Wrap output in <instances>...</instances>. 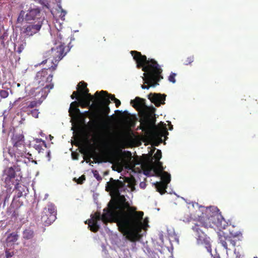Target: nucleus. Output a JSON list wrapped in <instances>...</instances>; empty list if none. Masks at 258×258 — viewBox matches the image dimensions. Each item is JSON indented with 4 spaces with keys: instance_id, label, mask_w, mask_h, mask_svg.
I'll return each mask as SVG.
<instances>
[{
    "instance_id": "obj_50",
    "label": "nucleus",
    "mask_w": 258,
    "mask_h": 258,
    "mask_svg": "<svg viewBox=\"0 0 258 258\" xmlns=\"http://www.w3.org/2000/svg\"><path fill=\"white\" fill-rule=\"evenodd\" d=\"M127 154L130 156V160L132 159V154L130 152H127Z\"/></svg>"
},
{
    "instance_id": "obj_33",
    "label": "nucleus",
    "mask_w": 258,
    "mask_h": 258,
    "mask_svg": "<svg viewBox=\"0 0 258 258\" xmlns=\"http://www.w3.org/2000/svg\"><path fill=\"white\" fill-rule=\"evenodd\" d=\"M194 60V57L193 55L187 57L184 61L185 65L190 64Z\"/></svg>"
},
{
    "instance_id": "obj_43",
    "label": "nucleus",
    "mask_w": 258,
    "mask_h": 258,
    "mask_svg": "<svg viewBox=\"0 0 258 258\" xmlns=\"http://www.w3.org/2000/svg\"><path fill=\"white\" fill-rule=\"evenodd\" d=\"M87 98H89V99H90L91 101H93V100L94 99V96L92 95L90 93H88L84 96Z\"/></svg>"
},
{
    "instance_id": "obj_61",
    "label": "nucleus",
    "mask_w": 258,
    "mask_h": 258,
    "mask_svg": "<svg viewBox=\"0 0 258 258\" xmlns=\"http://www.w3.org/2000/svg\"><path fill=\"white\" fill-rule=\"evenodd\" d=\"M2 0H0V1H1Z\"/></svg>"
},
{
    "instance_id": "obj_41",
    "label": "nucleus",
    "mask_w": 258,
    "mask_h": 258,
    "mask_svg": "<svg viewBox=\"0 0 258 258\" xmlns=\"http://www.w3.org/2000/svg\"><path fill=\"white\" fill-rule=\"evenodd\" d=\"M79 95V90H77V91L73 92L72 95L71 96V97L72 99H74L76 98L77 99V97Z\"/></svg>"
},
{
    "instance_id": "obj_35",
    "label": "nucleus",
    "mask_w": 258,
    "mask_h": 258,
    "mask_svg": "<svg viewBox=\"0 0 258 258\" xmlns=\"http://www.w3.org/2000/svg\"><path fill=\"white\" fill-rule=\"evenodd\" d=\"M9 95V92L5 90H0V96L3 98H7Z\"/></svg>"
},
{
    "instance_id": "obj_17",
    "label": "nucleus",
    "mask_w": 258,
    "mask_h": 258,
    "mask_svg": "<svg viewBox=\"0 0 258 258\" xmlns=\"http://www.w3.org/2000/svg\"><path fill=\"white\" fill-rule=\"evenodd\" d=\"M45 213L49 214L50 215V221H55L56 218V207L52 203H49L47 205V207L43 209Z\"/></svg>"
},
{
    "instance_id": "obj_19",
    "label": "nucleus",
    "mask_w": 258,
    "mask_h": 258,
    "mask_svg": "<svg viewBox=\"0 0 258 258\" xmlns=\"http://www.w3.org/2000/svg\"><path fill=\"white\" fill-rule=\"evenodd\" d=\"M25 39V38L24 39L20 38L15 43L14 49L19 54L23 51L26 45Z\"/></svg>"
},
{
    "instance_id": "obj_28",
    "label": "nucleus",
    "mask_w": 258,
    "mask_h": 258,
    "mask_svg": "<svg viewBox=\"0 0 258 258\" xmlns=\"http://www.w3.org/2000/svg\"><path fill=\"white\" fill-rule=\"evenodd\" d=\"M25 12L24 11H21L19 14V15L17 19V22L18 23H22L25 18Z\"/></svg>"
},
{
    "instance_id": "obj_48",
    "label": "nucleus",
    "mask_w": 258,
    "mask_h": 258,
    "mask_svg": "<svg viewBox=\"0 0 258 258\" xmlns=\"http://www.w3.org/2000/svg\"><path fill=\"white\" fill-rule=\"evenodd\" d=\"M103 146H104L105 148H108L109 146L108 143L107 142H105L103 143Z\"/></svg>"
},
{
    "instance_id": "obj_30",
    "label": "nucleus",
    "mask_w": 258,
    "mask_h": 258,
    "mask_svg": "<svg viewBox=\"0 0 258 258\" xmlns=\"http://www.w3.org/2000/svg\"><path fill=\"white\" fill-rule=\"evenodd\" d=\"M38 104H40V103H38L37 101H32L30 102L27 106L26 109L28 108H33L36 107Z\"/></svg>"
},
{
    "instance_id": "obj_4",
    "label": "nucleus",
    "mask_w": 258,
    "mask_h": 258,
    "mask_svg": "<svg viewBox=\"0 0 258 258\" xmlns=\"http://www.w3.org/2000/svg\"><path fill=\"white\" fill-rule=\"evenodd\" d=\"M218 217V215L216 213L208 218V222L205 221L203 218H200L197 220H194L192 222L191 229L194 232L197 244L204 245L207 251L210 253L212 252V248L210 238L205 234V230L212 226L211 222L215 224L216 219Z\"/></svg>"
},
{
    "instance_id": "obj_6",
    "label": "nucleus",
    "mask_w": 258,
    "mask_h": 258,
    "mask_svg": "<svg viewBox=\"0 0 258 258\" xmlns=\"http://www.w3.org/2000/svg\"><path fill=\"white\" fill-rule=\"evenodd\" d=\"M57 65L52 66L48 69H42L38 72L35 77V82L39 87H43L39 93H41V97L43 99L45 98L50 90L53 88V84L52 83L53 74H48V70L54 71L56 68Z\"/></svg>"
},
{
    "instance_id": "obj_58",
    "label": "nucleus",
    "mask_w": 258,
    "mask_h": 258,
    "mask_svg": "<svg viewBox=\"0 0 258 258\" xmlns=\"http://www.w3.org/2000/svg\"><path fill=\"white\" fill-rule=\"evenodd\" d=\"M21 177H20V179H19V181L21 180Z\"/></svg>"
},
{
    "instance_id": "obj_38",
    "label": "nucleus",
    "mask_w": 258,
    "mask_h": 258,
    "mask_svg": "<svg viewBox=\"0 0 258 258\" xmlns=\"http://www.w3.org/2000/svg\"><path fill=\"white\" fill-rule=\"evenodd\" d=\"M89 90L87 88L84 90H79V96H85V95L89 93Z\"/></svg>"
},
{
    "instance_id": "obj_37",
    "label": "nucleus",
    "mask_w": 258,
    "mask_h": 258,
    "mask_svg": "<svg viewBox=\"0 0 258 258\" xmlns=\"http://www.w3.org/2000/svg\"><path fill=\"white\" fill-rule=\"evenodd\" d=\"M93 175H94V176L96 178V179L100 181L102 180V177L101 176L99 175V172H98V171L97 170H93Z\"/></svg>"
},
{
    "instance_id": "obj_42",
    "label": "nucleus",
    "mask_w": 258,
    "mask_h": 258,
    "mask_svg": "<svg viewBox=\"0 0 258 258\" xmlns=\"http://www.w3.org/2000/svg\"><path fill=\"white\" fill-rule=\"evenodd\" d=\"M79 95V90H77V91L73 92L72 95L71 96V97L72 99H74L76 98L77 99V97Z\"/></svg>"
},
{
    "instance_id": "obj_32",
    "label": "nucleus",
    "mask_w": 258,
    "mask_h": 258,
    "mask_svg": "<svg viewBox=\"0 0 258 258\" xmlns=\"http://www.w3.org/2000/svg\"><path fill=\"white\" fill-rule=\"evenodd\" d=\"M154 158L156 161H158L162 157V152L160 150H157L156 153L154 155Z\"/></svg>"
},
{
    "instance_id": "obj_22",
    "label": "nucleus",
    "mask_w": 258,
    "mask_h": 258,
    "mask_svg": "<svg viewBox=\"0 0 258 258\" xmlns=\"http://www.w3.org/2000/svg\"><path fill=\"white\" fill-rule=\"evenodd\" d=\"M35 141L36 144L34 145V148L37 150L39 153L44 150L43 147L45 148L47 147L45 142L42 139H37Z\"/></svg>"
},
{
    "instance_id": "obj_52",
    "label": "nucleus",
    "mask_w": 258,
    "mask_h": 258,
    "mask_svg": "<svg viewBox=\"0 0 258 258\" xmlns=\"http://www.w3.org/2000/svg\"><path fill=\"white\" fill-rule=\"evenodd\" d=\"M172 129H173V126H172V125H170V127H169V130H172Z\"/></svg>"
},
{
    "instance_id": "obj_13",
    "label": "nucleus",
    "mask_w": 258,
    "mask_h": 258,
    "mask_svg": "<svg viewBox=\"0 0 258 258\" xmlns=\"http://www.w3.org/2000/svg\"><path fill=\"white\" fill-rule=\"evenodd\" d=\"M25 20L28 22H33V23H42L44 21V18L42 17L40 10L38 8H31L27 11L25 15Z\"/></svg>"
},
{
    "instance_id": "obj_18",
    "label": "nucleus",
    "mask_w": 258,
    "mask_h": 258,
    "mask_svg": "<svg viewBox=\"0 0 258 258\" xmlns=\"http://www.w3.org/2000/svg\"><path fill=\"white\" fill-rule=\"evenodd\" d=\"M18 189L19 188L17 189L18 190V193L13 198V201L10 206V209H12V208H16L17 209L22 205V202L20 203L18 199L22 196L23 192Z\"/></svg>"
},
{
    "instance_id": "obj_54",
    "label": "nucleus",
    "mask_w": 258,
    "mask_h": 258,
    "mask_svg": "<svg viewBox=\"0 0 258 258\" xmlns=\"http://www.w3.org/2000/svg\"><path fill=\"white\" fill-rule=\"evenodd\" d=\"M20 153V155L21 156H23V155H22V153ZM19 154L17 155V156H19Z\"/></svg>"
},
{
    "instance_id": "obj_16",
    "label": "nucleus",
    "mask_w": 258,
    "mask_h": 258,
    "mask_svg": "<svg viewBox=\"0 0 258 258\" xmlns=\"http://www.w3.org/2000/svg\"><path fill=\"white\" fill-rule=\"evenodd\" d=\"M131 104L137 110H141L147 108L145 104V99L136 97L135 99L131 100Z\"/></svg>"
},
{
    "instance_id": "obj_15",
    "label": "nucleus",
    "mask_w": 258,
    "mask_h": 258,
    "mask_svg": "<svg viewBox=\"0 0 258 258\" xmlns=\"http://www.w3.org/2000/svg\"><path fill=\"white\" fill-rule=\"evenodd\" d=\"M166 96L165 94L150 93L148 95V98L156 106H159L161 104H165Z\"/></svg>"
},
{
    "instance_id": "obj_29",
    "label": "nucleus",
    "mask_w": 258,
    "mask_h": 258,
    "mask_svg": "<svg viewBox=\"0 0 258 258\" xmlns=\"http://www.w3.org/2000/svg\"><path fill=\"white\" fill-rule=\"evenodd\" d=\"M164 168H154V172L156 175L158 177H160L162 176V173L164 172Z\"/></svg>"
},
{
    "instance_id": "obj_36",
    "label": "nucleus",
    "mask_w": 258,
    "mask_h": 258,
    "mask_svg": "<svg viewBox=\"0 0 258 258\" xmlns=\"http://www.w3.org/2000/svg\"><path fill=\"white\" fill-rule=\"evenodd\" d=\"M39 113V112L38 111V110L36 109H34L31 111L29 114L32 115V116H33V117H34L35 118H37L38 117Z\"/></svg>"
},
{
    "instance_id": "obj_2",
    "label": "nucleus",
    "mask_w": 258,
    "mask_h": 258,
    "mask_svg": "<svg viewBox=\"0 0 258 258\" xmlns=\"http://www.w3.org/2000/svg\"><path fill=\"white\" fill-rule=\"evenodd\" d=\"M130 53L137 63V67L142 68L144 72L142 78L144 84L147 85H142V88L149 89L151 87L158 85V82L163 79V77L161 75L162 70L158 62L154 59H147L146 56L142 55L140 52L132 50Z\"/></svg>"
},
{
    "instance_id": "obj_49",
    "label": "nucleus",
    "mask_w": 258,
    "mask_h": 258,
    "mask_svg": "<svg viewBox=\"0 0 258 258\" xmlns=\"http://www.w3.org/2000/svg\"><path fill=\"white\" fill-rule=\"evenodd\" d=\"M214 258H221L219 254H216L214 255Z\"/></svg>"
},
{
    "instance_id": "obj_8",
    "label": "nucleus",
    "mask_w": 258,
    "mask_h": 258,
    "mask_svg": "<svg viewBox=\"0 0 258 258\" xmlns=\"http://www.w3.org/2000/svg\"><path fill=\"white\" fill-rule=\"evenodd\" d=\"M20 171V167L16 165L5 170V174L6 175L5 181L6 186L9 187L12 185H15V189H18L19 187V179H16L15 181H14V179L16 177V172Z\"/></svg>"
},
{
    "instance_id": "obj_1",
    "label": "nucleus",
    "mask_w": 258,
    "mask_h": 258,
    "mask_svg": "<svg viewBox=\"0 0 258 258\" xmlns=\"http://www.w3.org/2000/svg\"><path fill=\"white\" fill-rule=\"evenodd\" d=\"M110 178L107 182L106 190L110 192L112 199L103 210V219L114 222L118 229L126 238L131 242L139 240L141 235L143 227L144 212L137 211V208L132 207L123 195L121 193L125 191L127 186L125 182Z\"/></svg>"
},
{
    "instance_id": "obj_10",
    "label": "nucleus",
    "mask_w": 258,
    "mask_h": 258,
    "mask_svg": "<svg viewBox=\"0 0 258 258\" xmlns=\"http://www.w3.org/2000/svg\"><path fill=\"white\" fill-rule=\"evenodd\" d=\"M95 100L96 102H94L91 104V102L92 101L89 98H86L84 96H78L77 97V99L78 101V103H79L80 106L82 108H86L89 107L91 109H93L95 110L94 111L92 112H98V113L100 114L99 111V99H98V95L95 96Z\"/></svg>"
},
{
    "instance_id": "obj_53",
    "label": "nucleus",
    "mask_w": 258,
    "mask_h": 258,
    "mask_svg": "<svg viewBox=\"0 0 258 258\" xmlns=\"http://www.w3.org/2000/svg\"><path fill=\"white\" fill-rule=\"evenodd\" d=\"M144 173L145 174L147 175L148 174V171H145Z\"/></svg>"
},
{
    "instance_id": "obj_24",
    "label": "nucleus",
    "mask_w": 258,
    "mask_h": 258,
    "mask_svg": "<svg viewBox=\"0 0 258 258\" xmlns=\"http://www.w3.org/2000/svg\"><path fill=\"white\" fill-rule=\"evenodd\" d=\"M155 185L157 190L161 195L166 192V189L167 187V184H166V183H164L162 181L157 182Z\"/></svg>"
},
{
    "instance_id": "obj_9",
    "label": "nucleus",
    "mask_w": 258,
    "mask_h": 258,
    "mask_svg": "<svg viewBox=\"0 0 258 258\" xmlns=\"http://www.w3.org/2000/svg\"><path fill=\"white\" fill-rule=\"evenodd\" d=\"M42 24L40 21L35 23L33 22H27L22 27L21 33L24 35L25 38H28L37 33L41 28Z\"/></svg>"
},
{
    "instance_id": "obj_59",
    "label": "nucleus",
    "mask_w": 258,
    "mask_h": 258,
    "mask_svg": "<svg viewBox=\"0 0 258 258\" xmlns=\"http://www.w3.org/2000/svg\"><path fill=\"white\" fill-rule=\"evenodd\" d=\"M21 177H20V179H19V181L21 180Z\"/></svg>"
},
{
    "instance_id": "obj_14",
    "label": "nucleus",
    "mask_w": 258,
    "mask_h": 258,
    "mask_svg": "<svg viewBox=\"0 0 258 258\" xmlns=\"http://www.w3.org/2000/svg\"><path fill=\"white\" fill-rule=\"evenodd\" d=\"M12 142L16 154H20L18 148H24V136L21 134H14L12 138Z\"/></svg>"
},
{
    "instance_id": "obj_47",
    "label": "nucleus",
    "mask_w": 258,
    "mask_h": 258,
    "mask_svg": "<svg viewBox=\"0 0 258 258\" xmlns=\"http://www.w3.org/2000/svg\"><path fill=\"white\" fill-rule=\"evenodd\" d=\"M140 186L141 188H144L145 187V186H146V183L145 182H142L140 183Z\"/></svg>"
},
{
    "instance_id": "obj_23",
    "label": "nucleus",
    "mask_w": 258,
    "mask_h": 258,
    "mask_svg": "<svg viewBox=\"0 0 258 258\" xmlns=\"http://www.w3.org/2000/svg\"><path fill=\"white\" fill-rule=\"evenodd\" d=\"M50 217V215L49 214L45 213V212H44V210H43L41 213V222L45 226H48V225H50L54 221H50V220H49Z\"/></svg>"
},
{
    "instance_id": "obj_51",
    "label": "nucleus",
    "mask_w": 258,
    "mask_h": 258,
    "mask_svg": "<svg viewBox=\"0 0 258 258\" xmlns=\"http://www.w3.org/2000/svg\"><path fill=\"white\" fill-rule=\"evenodd\" d=\"M47 61V59H45L43 61H42V62L41 63V64H45Z\"/></svg>"
},
{
    "instance_id": "obj_26",
    "label": "nucleus",
    "mask_w": 258,
    "mask_h": 258,
    "mask_svg": "<svg viewBox=\"0 0 258 258\" xmlns=\"http://www.w3.org/2000/svg\"><path fill=\"white\" fill-rule=\"evenodd\" d=\"M161 181L164 183H166V184L168 185L171 180V176L170 174L166 171L164 172L161 176Z\"/></svg>"
},
{
    "instance_id": "obj_11",
    "label": "nucleus",
    "mask_w": 258,
    "mask_h": 258,
    "mask_svg": "<svg viewBox=\"0 0 258 258\" xmlns=\"http://www.w3.org/2000/svg\"><path fill=\"white\" fill-rule=\"evenodd\" d=\"M56 35L59 40H60V42H59L58 45L56 46V48H52L51 49V53L55 52L57 53H55V61L61 59L66 53L64 52L66 43L64 42V39L61 32L59 31H57Z\"/></svg>"
},
{
    "instance_id": "obj_20",
    "label": "nucleus",
    "mask_w": 258,
    "mask_h": 258,
    "mask_svg": "<svg viewBox=\"0 0 258 258\" xmlns=\"http://www.w3.org/2000/svg\"><path fill=\"white\" fill-rule=\"evenodd\" d=\"M6 187H7V190L6 191H3L2 194L0 195V201H4V205L6 204V202L9 201L12 194V186Z\"/></svg>"
},
{
    "instance_id": "obj_60",
    "label": "nucleus",
    "mask_w": 258,
    "mask_h": 258,
    "mask_svg": "<svg viewBox=\"0 0 258 258\" xmlns=\"http://www.w3.org/2000/svg\"><path fill=\"white\" fill-rule=\"evenodd\" d=\"M253 258H257L256 256H254Z\"/></svg>"
},
{
    "instance_id": "obj_55",
    "label": "nucleus",
    "mask_w": 258,
    "mask_h": 258,
    "mask_svg": "<svg viewBox=\"0 0 258 258\" xmlns=\"http://www.w3.org/2000/svg\"><path fill=\"white\" fill-rule=\"evenodd\" d=\"M52 138H53V137H51V136H50V139H52Z\"/></svg>"
},
{
    "instance_id": "obj_39",
    "label": "nucleus",
    "mask_w": 258,
    "mask_h": 258,
    "mask_svg": "<svg viewBox=\"0 0 258 258\" xmlns=\"http://www.w3.org/2000/svg\"><path fill=\"white\" fill-rule=\"evenodd\" d=\"M140 163L137 160H133L131 162L130 168L133 169L136 165H139Z\"/></svg>"
},
{
    "instance_id": "obj_34",
    "label": "nucleus",
    "mask_w": 258,
    "mask_h": 258,
    "mask_svg": "<svg viewBox=\"0 0 258 258\" xmlns=\"http://www.w3.org/2000/svg\"><path fill=\"white\" fill-rule=\"evenodd\" d=\"M176 76V74L175 73H171L168 77V80L170 82H172V83H175L176 82V80L175 78Z\"/></svg>"
},
{
    "instance_id": "obj_40",
    "label": "nucleus",
    "mask_w": 258,
    "mask_h": 258,
    "mask_svg": "<svg viewBox=\"0 0 258 258\" xmlns=\"http://www.w3.org/2000/svg\"><path fill=\"white\" fill-rule=\"evenodd\" d=\"M86 177L84 175H82L77 180V183L78 184H82L84 180H85Z\"/></svg>"
},
{
    "instance_id": "obj_21",
    "label": "nucleus",
    "mask_w": 258,
    "mask_h": 258,
    "mask_svg": "<svg viewBox=\"0 0 258 258\" xmlns=\"http://www.w3.org/2000/svg\"><path fill=\"white\" fill-rule=\"evenodd\" d=\"M79 103L77 101H74L71 103L69 108V113L71 115H74L80 113V110L78 107Z\"/></svg>"
},
{
    "instance_id": "obj_27",
    "label": "nucleus",
    "mask_w": 258,
    "mask_h": 258,
    "mask_svg": "<svg viewBox=\"0 0 258 258\" xmlns=\"http://www.w3.org/2000/svg\"><path fill=\"white\" fill-rule=\"evenodd\" d=\"M34 236V232L31 229H26L23 233V237L25 239H30Z\"/></svg>"
},
{
    "instance_id": "obj_25",
    "label": "nucleus",
    "mask_w": 258,
    "mask_h": 258,
    "mask_svg": "<svg viewBox=\"0 0 258 258\" xmlns=\"http://www.w3.org/2000/svg\"><path fill=\"white\" fill-rule=\"evenodd\" d=\"M19 235L18 234L17 232H15L11 233L8 236L6 241L7 243H14L18 239Z\"/></svg>"
},
{
    "instance_id": "obj_46",
    "label": "nucleus",
    "mask_w": 258,
    "mask_h": 258,
    "mask_svg": "<svg viewBox=\"0 0 258 258\" xmlns=\"http://www.w3.org/2000/svg\"><path fill=\"white\" fill-rule=\"evenodd\" d=\"M114 102L115 104V106L116 107H118L121 104L120 100H118V99H116Z\"/></svg>"
},
{
    "instance_id": "obj_57",
    "label": "nucleus",
    "mask_w": 258,
    "mask_h": 258,
    "mask_svg": "<svg viewBox=\"0 0 258 258\" xmlns=\"http://www.w3.org/2000/svg\"><path fill=\"white\" fill-rule=\"evenodd\" d=\"M1 39H3V37L2 36H1Z\"/></svg>"
},
{
    "instance_id": "obj_3",
    "label": "nucleus",
    "mask_w": 258,
    "mask_h": 258,
    "mask_svg": "<svg viewBox=\"0 0 258 258\" xmlns=\"http://www.w3.org/2000/svg\"><path fill=\"white\" fill-rule=\"evenodd\" d=\"M95 96L98 95V99H99V111L98 112H90L89 111H86V113L89 114L90 118H94L93 122L96 124L97 127L102 128L106 126L107 124L106 117L108 116L110 112V108L108 106L110 103V99L114 101L117 98H115L114 95L108 94L107 91H97Z\"/></svg>"
},
{
    "instance_id": "obj_45",
    "label": "nucleus",
    "mask_w": 258,
    "mask_h": 258,
    "mask_svg": "<svg viewBox=\"0 0 258 258\" xmlns=\"http://www.w3.org/2000/svg\"><path fill=\"white\" fill-rule=\"evenodd\" d=\"M13 255V253H11L8 250L6 251V255L7 258H11Z\"/></svg>"
},
{
    "instance_id": "obj_7",
    "label": "nucleus",
    "mask_w": 258,
    "mask_h": 258,
    "mask_svg": "<svg viewBox=\"0 0 258 258\" xmlns=\"http://www.w3.org/2000/svg\"><path fill=\"white\" fill-rule=\"evenodd\" d=\"M219 240L221 245L227 250L229 249L228 247V243L229 245L235 247L237 241L241 240L242 238V233L240 232L233 233L230 232L229 234L224 231L220 230L218 232Z\"/></svg>"
},
{
    "instance_id": "obj_12",
    "label": "nucleus",
    "mask_w": 258,
    "mask_h": 258,
    "mask_svg": "<svg viewBox=\"0 0 258 258\" xmlns=\"http://www.w3.org/2000/svg\"><path fill=\"white\" fill-rule=\"evenodd\" d=\"M103 214L101 215L99 212H96L92 216L91 219L88 220V225L90 227V230L96 232L98 231L99 226L98 224V221L101 220L102 222L106 224L107 223H114V222L109 221V220L103 219Z\"/></svg>"
},
{
    "instance_id": "obj_56",
    "label": "nucleus",
    "mask_w": 258,
    "mask_h": 258,
    "mask_svg": "<svg viewBox=\"0 0 258 258\" xmlns=\"http://www.w3.org/2000/svg\"><path fill=\"white\" fill-rule=\"evenodd\" d=\"M52 138H53V137H51V136H50V139H52Z\"/></svg>"
},
{
    "instance_id": "obj_31",
    "label": "nucleus",
    "mask_w": 258,
    "mask_h": 258,
    "mask_svg": "<svg viewBox=\"0 0 258 258\" xmlns=\"http://www.w3.org/2000/svg\"><path fill=\"white\" fill-rule=\"evenodd\" d=\"M87 84L84 82H81L78 85L77 90H84L87 88Z\"/></svg>"
},
{
    "instance_id": "obj_5",
    "label": "nucleus",
    "mask_w": 258,
    "mask_h": 258,
    "mask_svg": "<svg viewBox=\"0 0 258 258\" xmlns=\"http://www.w3.org/2000/svg\"><path fill=\"white\" fill-rule=\"evenodd\" d=\"M140 121V129L147 133H151V137L153 138H158L160 143L162 142L160 137L162 136H167L169 134L166 126L160 132L155 130L156 128V118L154 115L151 113H148L142 116Z\"/></svg>"
},
{
    "instance_id": "obj_44",
    "label": "nucleus",
    "mask_w": 258,
    "mask_h": 258,
    "mask_svg": "<svg viewBox=\"0 0 258 258\" xmlns=\"http://www.w3.org/2000/svg\"><path fill=\"white\" fill-rule=\"evenodd\" d=\"M155 168H163L162 162H160L159 161H157L156 167H155Z\"/></svg>"
}]
</instances>
